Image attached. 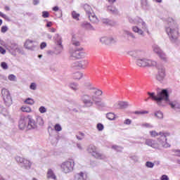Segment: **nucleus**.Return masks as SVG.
Here are the masks:
<instances>
[{"mask_svg":"<svg viewBox=\"0 0 180 180\" xmlns=\"http://www.w3.org/2000/svg\"><path fill=\"white\" fill-rule=\"evenodd\" d=\"M103 92L96 88H91L88 94L81 96V101L86 108L94 106V103L101 108H106V103L102 101L98 96H102Z\"/></svg>","mask_w":180,"mask_h":180,"instance_id":"f257e3e1","label":"nucleus"},{"mask_svg":"<svg viewBox=\"0 0 180 180\" xmlns=\"http://www.w3.org/2000/svg\"><path fill=\"white\" fill-rule=\"evenodd\" d=\"M148 95L150 97L145 99V102H148V99L151 98L153 101H155L158 106H165V103H168L171 106L172 109H180V104L178 101H169V94H168V90L163 89L161 91H159L155 96V93L148 92Z\"/></svg>","mask_w":180,"mask_h":180,"instance_id":"f03ea898","label":"nucleus"},{"mask_svg":"<svg viewBox=\"0 0 180 180\" xmlns=\"http://www.w3.org/2000/svg\"><path fill=\"white\" fill-rule=\"evenodd\" d=\"M165 29L167 34L170 39V41L172 43H176L178 41L179 32H178V25H176L174 19L172 18H167L165 22Z\"/></svg>","mask_w":180,"mask_h":180,"instance_id":"7ed1b4c3","label":"nucleus"},{"mask_svg":"<svg viewBox=\"0 0 180 180\" xmlns=\"http://www.w3.org/2000/svg\"><path fill=\"white\" fill-rule=\"evenodd\" d=\"M129 23H131V25H139V26H141V28L139 27V26H133L131 29L134 33H137V34L141 36L142 37L146 36L144 32L148 33V34H150L148 25H147V23H146L143 19L140 18L139 17H136L135 18H129Z\"/></svg>","mask_w":180,"mask_h":180,"instance_id":"20e7f679","label":"nucleus"},{"mask_svg":"<svg viewBox=\"0 0 180 180\" xmlns=\"http://www.w3.org/2000/svg\"><path fill=\"white\" fill-rule=\"evenodd\" d=\"M145 144L146 146H148V147H151V148H154L155 150H161L162 147L164 148H168V147H170L169 143L167 142L165 136H162V139L159 141H155L151 139H146Z\"/></svg>","mask_w":180,"mask_h":180,"instance_id":"39448f33","label":"nucleus"},{"mask_svg":"<svg viewBox=\"0 0 180 180\" xmlns=\"http://www.w3.org/2000/svg\"><path fill=\"white\" fill-rule=\"evenodd\" d=\"M86 151L89 154H91L92 157L96 158V160H106V155H103L98 150V147L95 145L91 144L87 146Z\"/></svg>","mask_w":180,"mask_h":180,"instance_id":"423d86ee","label":"nucleus"},{"mask_svg":"<svg viewBox=\"0 0 180 180\" xmlns=\"http://www.w3.org/2000/svg\"><path fill=\"white\" fill-rule=\"evenodd\" d=\"M74 166L73 160L65 161L59 165L62 172L64 174H70V172H72V171H74Z\"/></svg>","mask_w":180,"mask_h":180,"instance_id":"0eeeda50","label":"nucleus"},{"mask_svg":"<svg viewBox=\"0 0 180 180\" xmlns=\"http://www.w3.org/2000/svg\"><path fill=\"white\" fill-rule=\"evenodd\" d=\"M136 65L139 67H155V65H157V62L151 59L143 58L136 60Z\"/></svg>","mask_w":180,"mask_h":180,"instance_id":"6e6552de","label":"nucleus"},{"mask_svg":"<svg viewBox=\"0 0 180 180\" xmlns=\"http://www.w3.org/2000/svg\"><path fill=\"white\" fill-rule=\"evenodd\" d=\"M16 162L21 164V167L25 169H30L32 168V162L27 159L20 158V156H16L15 158Z\"/></svg>","mask_w":180,"mask_h":180,"instance_id":"1a4fd4ad","label":"nucleus"},{"mask_svg":"<svg viewBox=\"0 0 180 180\" xmlns=\"http://www.w3.org/2000/svg\"><path fill=\"white\" fill-rule=\"evenodd\" d=\"M56 44L58 46L56 48L55 54H61L63 51V38L58 34H56L53 37Z\"/></svg>","mask_w":180,"mask_h":180,"instance_id":"9d476101","label":"nucleus"},{"mask_svg":"<svg viewBox=\"0 0 180 180\" xmlns=\"http://www.w3.org/2000/svg\"><path fill=\"white\" fill-rule=\"evenodd\" d=\"M1 95L6 106H11L12 105V97H11L9 91L6 89H2Z\"/></svg>","mask_w":180,"mask_h":180,"instance_id":"9b49d317","label":"nucleus"},{"mask_svg":"<svg viewBox=\"0 0 180 180\" xmlns=\"http://www.w3.org/2000/svg\"><path fill=\"white\" fill-rule=\"evenodd\" d=\"M82 48H79L70 51V57L72 58H84L85 57V52L82 51Z\"/></svg>","mask_w":180,"mask_h":180,"instance_id":"f8f14e48","label":"nucleus"},{"mask_svg":"<svg viewBox=\"0 0 180 180\" xmlns=\"http://www.w3.org/2000/svg\"><path fill=\"white\" fill-rule=\"evenodd\" d=\"M165 68H164L163 66L158 67L156 79H158L159 82H162L165 79Z\"/></svg>","mask_w":180,"mask_h":180,"instance_id":"ddd939ff","label":"nucleus"},{"mask_svg":"<svg viewBox=\"0 0 180 180\" xmlns=\"http://www.w3.org/2000/svg\"><path fill=\"white\" fill-rule=\"evenodd\" d=\"M24 47L27 49V50H30L31 51H34L37 47V42L28 39L25 41L24 44Z\"/></svg>","mask_w":180,"mask_h":180,"instance_id":"4468645a","label":"nucleus"},{"mask_svg":"<svg viewBox=\"0 0 180 180\" xmlns=\"http://www.w3.org/2000/svg\"><path fill=\"white\" fill-rule=\"evenodd\" d=\"M149 134L151 136V137H157L158 136H160V137L158 139V141L162 140V136H165V139H167V137L169 136V133L164 131H160L158 133L155 131H150Z\"/></svg>","mask_w":180,"mask_h":180,"instance_id":"2eb2a0df","label":"nucleus"},{"mask_svg":"<svg viewBox=\"0 0 180 180\" xmlns=\"http://www.w3.org/2000/svg\"><path fill=\"white\" fill-rule=\"evenodd\" d=\"M27 128L29 130H32V129H36L37 127V124H36V122L34 121V120H33V118L30 116L28 115L27 117Z\"/></svg>","mask_w":180,"mask_h":180,"instance_id":"dca6fc26","label":"nucleus"},{"mask_svg":"<svg viewBox=\"0 0 180 180\" xmlns=\"http://www.w3.org/2000/svg\"><path fill=\"white\" fill-rule=\"evenodd\" d=\"M88 64L86 60L76 61L72 63V67L75 68H85V66Z\"/></svg>","mask_w":180,"mask_h":180,"instance_id":"f3484780","label":"nucleus"},{"mask_svg":"<svg viewBox=\"0 0 180 180\" xmlns=\"http://www.w3.org/2000/svg\"><path fill=\"white\" fill-rule=\"evenodd\" d=\"M129 106V103L127 101H119L114 105L115 109H126Z\"/></svg>","mask_w":180,"mask_h":180,"instance_id":"a211bd4d","label":"nucleus"},{"mask_svg":"<svg viewBox=\"0 0 180 180\" xmlns=\"http://www.w3.org/2000/svg\"><path fill=\"white\" fill-rule=\"evenodd\" d=\"M9 49L10 51L17 53L18 54H21L22 53V48L16 44H11Z\"/></svg>","mask_w":180,"mask_h":180,"instance_id":"6ab92c4d","label":"nucleus"},{"mask_svg":"<svg viewBox=\"0 0 180 180\" xmlns=\"http://www.w3.org/2000/svg\"><path fill=\"white\" fill-rule=\"evenodd\" d=\"M18 126L20 130H25L27 127V117L20 118Z\"/></svg>","mask_w":180,"mask_h":180,"instance_id":"aec40b11","label":"nucleus"},{"mask_svg":"<svg viewBox=\"0 0 180 180\" xmlns=\"http://www.w3.org/2000/svg\"><path fill=\"white\" fill-rule=\"evenodd\" d=\"M46 179L57 180V176L52 169H49L46 172Z\"/></svg>","mask_w":180,"mask_h":180,"instance_id":"412c9836","label":"nucleus"},{"mask_svg":"<svg viewBox=\"0 0 180 180\" xmlns=\"http://www.w3.org/2000/svg\"><path fill=\"white\" fill-rule=\"evenodd\" d=\"M86 178H88V176L86 173L84 172H81L75 175V180H86Z\"/></svg>","mask_w":180,"mask_h":180,"instance_id":"4be33fe9","label":"nucleus"},{"mask_svg":"<svg viewBox=\"0 0 180 180\" xmlns=\"http://www.w3.org/2000/svg\"><path fill=\"white\" fill-rule=\"evenodd\" d=\"M87 17L89 18L90 22H91V23H99V18H98L96 15H95V13H91V14L88 15Z\"/></svg>","mask_w":180,"mask_h":180,"instance_id":"5701e85b","label":"nucleus"},{"mask_svg":"<svg viewBox=\"0 0 180 180\" xmlns=\"http://www.w3.org/2000/svg\"><path fill=\"white\" fill-rule=\"evenodd\" d=\"M84 9L86 13V15L89 16V15L92 14L94 13V10L92 9V7L88 4L84 5Z\"/></svg>","mask_w":180,"mask_h":180,"instance_id":"b1692460","label":"nucleus"},{"mask_svg":"<svg viewBox=\"0 0 180 180\" xmlns=\"http://www.w3.org/2000/svg\"><path fill=\"white\" fill-rule=\"evenodd\" d=\"M69 87L75 92H77V91H79V84L75 82H72L69 84Z\"/></svg>","mask_w":180,"mask_h":180,"instance_id":"393cba45","label":"nucleus"},{"mask_svg":"<svg viewBox=\"0 0 180 180\" xmlns=\"http://www.w3.org/2000/svg\"><path fill=\"white\" fill-rule=\"evenodd\" d=\"M82 27H84V29H87L88 30H94V27L91 25V23L84 21L82 24Z\"/></svg>","mask_w":180,"mask_h":180,"instance_id":"a878e982","label":"nucleus"},{"mask_svg":"<svg viewBox=\"0 0 180 180\" xmlns=\"http://www.w3.org/2000/svg\"><path fill=\"white\" fill-rule=\"evenodd\" d=\"M153 51L155 53V54H157L158 56L159 54L161 53V52L162 51V50H161V48H160V46H158V45L157 44H154L152 46Z\"/></svg>","mask_w":180,"mask_h":180,"instance_id":"bb28decb","label":"nucleus"},{"mask_svg":"<svg viewBox=\"0 0 180 180\" xmlns=\"http://www.w3.org/2000/svg\"><path fill=\"white\" fill-rule=\"evenodd\" d=\"M158 57H160V59L162 60V61H165V63H167V61H168V57H167V55L165 54V53H164V51H161L160 53H159Z\"/></svg>","mask_w":180,"mask_h":180,"instance_id":"cd10ccee","label":"nucleus"},{"mask_svg":"<svg viewBox=\"0 0 180 180\" xmlns=\"http://www.w3.org/2000/svg\"><path fill=\"white\" fill-rule=\"evenodd\" d=\"M99 41H100V43H101V44L109 45V37H101L99 39Z\"/></svg>","mask_w":180,"mask_h":180,"instance_id":"c85d7f7f","label":"nucleus"},{"mask_svg":"<svg viewBox=\"0 0 180 180\" xmlns=\"http://www.w3.org/2000/svg\"><path fill=\"white\" fill-rule=\"evenodd\" d=\"M107 9L108 12H110V13H113L114 15H116L118 13L117 8H115L114 6H108L107 7Z\"/></svg>","mask_w":180,"mask_h":180,"instance_id":"c756f323","label":"nucleus"},{"mask_svg":"<svg viewBox=\"0 0 180 180\" xmlns=\"http://www.w3.org/2000/svg\"><path fill=\"white\" fill-rule=\"evenodd\" d=\"M82 77H84V74H82L79 72H77L73 74L74 79H81V78H82Z\"/></svg>","mask_w":180,"mask_h":180,"instance_id":"7c9ffc66","label":"nucleus"},{"mask_svg":"<svg viewBox=\"0 0 180 180\" xmlns=\"http://www.w3.org/2000/svg\"><path fill=\"white\" fill-rule=\"evenodd\" d=\"M141 6L143 9H147L148 8V1L147 0H141Z\"/></svg>","mask_w":180,"mask_h":180,"instance_id":"2f4dec72","label":"nucleus"},{"mask_svg":"<svg viewBox=\"0 0 180 180\" xmlns=\"http://www.w3.org/2000/svg\"><path fill=\"white\" fill-rule=\"evenodd\" d=\"M42 37L43 39H49V40H51V39H53V36H51V34L47 33V32H43L42 33Z\"/></svg>","mask_w":180,"mask_h":180,"instance_id":"473e14b6","label":"nucleus"},{"mask_svg":"<svg viewBox=\"0 0 180 180\" xmlns=\"http://www.w3.org/2000/svg\"><path fill=\"white\" fill-rule=\"evenodd\" d=\"M124 34H127V36H129V37H131V39H136V36L133 32L127 30H124Z\"/></svg>","mask_w":180,"mask_h":180,"instance_id":"72a5a7b5","label":"nucleus"},{"mask_svg":"<svg viewBox=\"0 0 180 180\" xmlns=\"http://www.w3.org/2000/svg\"><path fill=\"white\" fill-rule=\"evenodd\" d=\"M24 102L27 105H34V100L31 98H27Z\"/></svg>","mask_w":180,"mask_h":180,"instance_id":"f704fd0d","label":"nucleus"},{"mask_svg":"<svg viewBox=\"0 0 180 180\" xmlns=\"http://www.w3.org/2000/svg\"><path fill=\"white\" fill-rule=\"evenodd\" d=\"M22 112H25L26 113H30L32 112V108L29 106H25L21 108Z\"/></svg>","mask_w":180,"mask_h":180,"instance_id":"c9c22d12","label":"nucleus"},{"mask_svg":"<svg viewBox=\"0 0 180 180\" xmlns=\"http://www.w3.org/2000/svg\"><path fill=\"white\" fill-rule=\"evenodd\" d=\"M106 117L108 120H115V114L112 112H108L106 115Z\"/></svg>","mask_w":180,"mask_h":180,"instance_id":"e433bc0d","label":"nucleus"},{"mask_svg":"<svg viewBox=\"0 0 180 180\" xmlns=\"http://www.w3.org/2000/svg\"><path fill=\"white\" fill-rule=\"evenodd\" d=\"M134 115H143L148 114V111L147 110H141V111H135Z\"/></svg>","mask_w":180,"mask_h":180,"instance_id":"4c0bfd02","label":"nucleus"},{"mask_svg":"<svg viewBox=\"0 0 180 180\" xmlns=\"http://www.w3.org/2000/svg\"><path fill=\"white\" fill-rule=\"evenodd\" d=\"M142 127H146V129H153V127H154V126H153V124H150V123H143L141 125Z\"/></svg>","mask_w":180,"mask_h":180,"instance_id":"58836bf2","label":"nucleus"},{"mask_svg":"<svg viewBox=\"0 0 180 180\" xmlns=\"http://www.w3.org/2000/svg\"><path fill=\"white\" fill-rule=\"evenodd\" d=\"M108 41L109 44H115V43H117V39L110 37H108Z\"/></svg>","mask_w":180,"mask_h":180,"instance_id":"ea45409f","label":"nucleus"},{"mask_svg":"<svg viewBox=\"0 0 180 180\" xmlns=\"http://www.w3.org/2000/svg\"><path fill=\"white\" fill-rule=\"evenodd\" d=\"M72 44H73V46H78L80 44L79 41H77V39L74 36L72 38Z\"/></svg>","mask_w":180,"mask_h":180,"instance_id":"a19ab883","label":"nucleus"},{"mask_svg":"<svg viewBox=\"0 0 180 180\" xmlns=\"http://www.w3.org/2000/svg\"><path fill=\"white\" fill-rule=\"evenodd\" d=\"M155 116L158 117V119H162L164 117V114H162V112L158 111L155 113Z\"/></svg>","mask_w":180,"mask_h":180,"instance_id":"79ce46f5","label":"nucleus"},{"mask_svg":"<svg viewBox=\"0 0 180 180\" xmlns=\"http://www.w3.org/2000/svg\"><path fill=\"white\" fill-rule=\"evenodd\" d=\"M37 122L39 126H43V124H44V121L41 117H37Z\"/></svg>","mask_w":180,"mask_h":180,"instance_id":"37998d69","label":"nucleus"},{"mask_svg":"<svg viewBox=\"0 0 180 180\" xmlns=\"http://www.w3.org/2000/svg\"><path fill=\"white\" fill-rule=\"evenodd\" d=\"M72 16L73 18V19H75V20H79V13H77V12L75 11H73L72 13Z\"/></svg>","mask_w":180,"mask_h":180,"instance_id":"c03bdc74","label":"nucleus"},{"mask_svg":"<svg viewBox=\"0 0 180 180\" xmlns=\"http://www.w3.org/2000/svg\"><path fill=\"white\" fill-rule=\"evenodd\" d=\"M130 160L134 161V162H139V160L140 159L139 156L134 155L129 157Z\"/></svg>","mask_w":180,"mask_h":180,"instance_id":"a18cd8bd","label":"nucleus"},{"mask_svg":"<svg viewBox=\"0 0 180 180\" xmlns=\"http://www.w3.org/2000/svg\"><path fill=\"white\" fill-rule=\"evenodd\" d=\"M102 22L104 25H112V20L108 18H103Z\"/></svg>","mask_w":180,"mask_h":180,"instance_id":"49530a36","label":"nucleus"},{"mask_svg":"<svg viewBox=\"0 0 180 180\" xmlns=\"http://www.w3.org/2000/svg\"><path fill=\"white\" fill-rule=\"evenodd\" d=\"M154 163H153L152 162L148 161L146 162V167L147 168H154Z\"/></svg>","mask_w":180,"mask_h":180,"instance_id":"de8ad7c7","label":"nucleus"},{"mask_svg":"<svg viewBox=\"0 0 180 180\" xmlns=\"http://www.w3.org/2000/svg\"><path fill=\"white\" fill-rule=\"evenodd\" d=\"M30 89H32V91H36V89H37V84H36V83H31L30 85Z\"/></svg>","mask_w":180,"mask_h":180,"instance_id":"09e8293b","label":"nucleus"},{"mask_svg":"<svg viewBox=\"0 0 180 180\" xmlns=\"http://www.w3.org/2000/svg\"><path fill=\"white\" fill-rule=\"evenodd\" d=\"M112 148H113L114 150H116V151H122L123 150V148L122 147H120V146H116V145H113L112 146Z\"/></svg>","mask_w":180,"mask_h":180,"instance_id":"8fccbe9b","label":"nucleus"},{"mask_svg":"<svg viewBox=\"0 0 180 180\" xmlns=\"http://www.w3.org/2000/svg\"><path fill=\"white\" fill-rule=\"evenodd\" d=\"M39 112L41 113H46L47 112V108L42 105L39 108Z\"/></svg>","mask_w":180,"mask_h":180,"instance_id":"3c124183","label":"nucleus"},{"mask_svg":"<svg viewBox=\"0 0 180 180\" xmlns=\"http://www.w3.org/2000/svg\"><path fill=\"white\" fill-rule=\"evenodd\" d=\"M54 129L56 131H61V130H63V128L60 124H56L54 127Z\"/></svg>","mask_w":180,"mask_h":180,"instance_id":"603ef678","label":"nucleus"},{"mask_svg":"<svg viewBox=\"0 0 180 180\" xmlns=\"http://www.w3.org/2000/svg\"><path fill=\"white\" fill-rule=\"evenodd\" d=\"M9 81L16 82V76L15 75H8Z\"/></svg>","mask_w":180,"mask_h":180,"instance_id":"864d4df0","label":"nucleus"},{"mask_svg":"<svg viewBox=\"0 0 180 180\" xmlns=\"http://www.w3.org/2000/svg\"><path fill=\"white\" fill-rule=\"evenodd\" d=\"M1 68H3V70H8V63H6V62H2L1 63Z\"/></svg>","mask_w":180,"mask_h":180,"instance_id":"5fc2aeb1","label":"nucleus"},{"mask_svg":"<svg viewBox=\"0 0 180 180\" xmlns=\"http://www.w3.org/2000/svg\"><path fill=\"white\" fill-rule=\"evenodd\" d=\"M103 129H105V127L103 126V124H102L101 123H99L97 124V129L98 130V131H102Z\"/></svg>","mask_w":180,"mask_h":180,"instance_id":"6e6d98bb","label":"nucleus"},{"mask_svg":"<svg viewBox=\"0 0 180 180\" xmlns=\"http://www.w3.org/2000/svg\"><path fill=\"white\" fill-rule=\"evenodd\" d=\"M84 136H85V134L79 133V135H77L76 137H77V140H83Z\"/></svg>","mask_w":180,"mask_h":180,"instance_id":"4d7b16f0","label":"nucleus"},{"mask_svg":"<svg viewBox=\"0 0 180 180\" xmlns=\"http://www.w3.org/2000/svg\"><path fill=\"white\" fill-rule=\"evenodd\" d=\"M50 16V13H49V11H43L42 12V18H49Z\"/></svg>","mask_w":180,"mask_h":180,"instance_id":"13d9d810","label":"nucleus"},{"mask_svg":"<svg viewBox=\"0 0 180 180\" xmlns=\"http://www.w3.org/2000/svg\"><path fill=\"white\" fill-rule=\"evenodd\" d=\"M8 32V26L4 25L1 27V33H6Z\"/></svg>","mask_w":180,"mask_h":180,"instance_id":"bf43d9fd","label":"nucleus"},{"mask_svg":"<svg viewBox=\"0 0 180 180\" xmlns=\"http://www.w3.org/2000/svg\"><path fill=\"white\" fill-rule=\"evenodd\" d=\"M46 47H47V43H46V42L41 43V44H40L41 50H43V49H46Z\"/></svg>","mask_w":180,"mask_h":180,"instance_id":"052dcab7","label":"nucleus"},{"mask_svg":"<svg viewBox=\"0 0 180 180\" xmlns=\"http://www.w3.org/2000/svg\"><path fill=\"white\" fill-rule=\"evenodd\" d=\"M173 153H174V155L177 157H180V150L174 149L173 150Z\"/></svg>","mask_w":180,"mask_h":180,"instance_id":"680f3d73","label":"nucleus"},{"mask_svg":"<svg viewBox=\"0 0 180 180\" xmlns=\"http://www.w3.org/2000/svg\"><path fill=\"white\" fill-rule=\"evenodd\" d=\"M124 124H131V120L130 119H127L124 121Z\"/></svg>","mask_w":180,"mask_h":180,"instance_id":"e2e57ef3","label":"nucleus"},{"mask_svg":"<svg viewBox=\"0 0 180 180\" xmlns=\"http://www.w3.org/2000/svg\"><path fill=\"white\" fill-rule=\"evenodd\" d=\"M160 179L161 180H169V178L167 175L163 174V175H162Z\"/></svg>","mask_w":180,"mask_h":180,"instance_id":"0e129e2a","label":"nucleus"},{"mask_svg":"<svg viewBox=\"0 0 180 180\" xmlns=\"http://www.w3.org/2000/svg\"><path fill=\"white\" fill-rule=\"evenodd\" d=\"M6 53V50L4 49L2 46H0V53L1 54H5Z\"/></svg>","mask_w":180,"mask_h":180,"instance_id":"69168bd1","label":"nucleus"},{"mask_svg":"<svg viewBox=\"0 0 180 180\" xmlns=\"http://www.w3.org/2000/svg\"><path fill=\"white\" fill-rule=\"evenodd\" d=\"M0 16L4 18V19H8V15L6 14H4L2 12L0 11Z\"/></svg>","mask_w":180,"mask_h":180,"instance_id":"338daca9","label":"nucleus"},{"mask_svg":"<svg viewBox=\"0 0 180 180\" xmlns=\"http://www.w3.org/2000/svg\"><path fill=\"white\" fill-rule=\"evenodd\" d=\"M77 147L79 150H83L82 145H81V143H77Z\"/></svg>","mask_w":180,"mask_h":180,"instance_id":"774afa93","label":"nucleus"}]
</instances>
